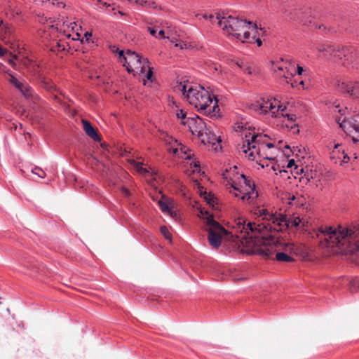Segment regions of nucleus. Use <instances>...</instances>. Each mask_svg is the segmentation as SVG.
Segmentation results:
<instances>
[{
    "instance_id": "nucleus-1",
    "label": "nucleus",
    "mask_w": 359,
    "mask_h": 359,
    "mask_svg": "<svg viewBox=\"0 0 359 359\" xmlns=\"http://www.w3.org/2000/svg\"><path fill=\"white\" fill-rule=\"evenodd\" d=\"M251 212L255 221L246 223V219L239 216L234 219L233 228L235 236L231 235L213 215L203 208L199 209L198 216L204 221L205 231L208 232L209 244L217 249L222 239L231 238L235 246L243 253L256 254L266 258H272L276 252V246L269 243V222L274 223L272 211L264 206L254 207Z\"/></svg>"
},
{
    "instance_id": "nucleus-2",
    "label": "nucleus",
    "mask_w": 359,
    "mask_h": 359,
    "mask_svg": "<svg viewBox=\"0 0 359 359\" xmlns=\"http://www.w3.org/2000/svg\"><path fill=\"white\" fill-rule=\"evenodd\" d=\"M316 237L323 248L338 247L344 251L359 250V226L348 229L339 226L338 229L332 226H320Z\"/></svg>"
},
{
    "instance_id": "nucleus-3",
    "label": "nucleus",
    "mask_w": 359,
    "mask_h": 359,
    "mask_svg": "<svg viewBox=\"0 0 359 359\" xmlns=\"http://www.w3.org/2000/svg\"><path fill=\"white\" fill-rule=\"evenodd\" d=\"M177 88L187 98L188 102L198 111L210 117H219L220 109L218 100L212 99L210 93L201 86L180 83Z\"/></svg>"
},
{
    "instance_id": "nucleus-4",
    "label": "nucleus",
    "mask_w": 359,
    "mask_h": 359,
    "mask_svg": "<svg viewBox=\"0 0 359 359\" xmlns=\"http://www.w3.org/2000/svg\"><path fill=\"white\" fill-rule=\"evenodd\" d=\"M217 20H218V25L222 27L226 34L232 36L243 43L250 39L249 29L256 30L257 29L256 24L252 26L250 21L241 20L231 15L222 17L218 15Z\"/></svg>"
},
{
    "instance_id": "nucleus-5",
    "label": "nucleus",
    "mask_w": 359,
    "mask_h": 359,
    "mask_svg": "<svg viewBox=\"0 0 359 359\" xmlns=\"http://www.w3.org/2000/svg\"><path fill=\"white\" fill-rule=\"evenodd\" d=\"M182 123L187 126L192 135L197 136L203 144H212L215 150L217 149L221 140L214 133L210 121L208 123L198 116H196L188 117Z\"/></svg>"
},
{
    "instance_id": "nucleus-6",
    "label": "nucleus",
    "mask_w": 359,
    "mask_h": 359,
    "mask_svg": "<svg viewBox=\"0 0 359 359\" xmlns=\"http://www.w3.org/2000/svg\"><path fill=\"white\" fill-rule=\"evenodd\" d=\"M322 56L327 59L341 60L348 63L353 64V67H358L359 62V48L356 46L343 47L339 45L332 46L329 44H320L316 47Z\"/></svg>"
},
{
    "instance_id": "nucleus-7",
    "label": "nucleus",
    "mask_w": 359,
    "mask_h": 359,
    "mask_svg": "<svg viewBox=\"0 0 359 359\" xmlns=\"http://www.w3.org/2000/svg\"><path fill=\"white\" fill-rule=\"evenodd\" d=\"M272 215L276 219H274V223L269 222V243H271L276 247V243L278 242V239L276 235L278 232L283 231L290 227H297L300 224L303 226H305V222L299 217H292L287 219L285 215L277 213L276 212H272Z\"/></svg>"
},
{
    "instance_id": "nucleus-8",
    "label": "nucleus",
    "mask_w": 359,
    "mask_h": 359,
    "mask_svg": "<svg viewBox=\"0 0 359 359\" xmlns=\"http://www.w3.org/2000/svg\"><path fill=\"white\" fill-rule=\"evenodd\" d=\"M118 55L120 61L126 67L128 72L135 74H144L147 68H148L149 61L147 58L140 57L135 52L127 50H119Z\"/></svg>"
},
{
    "instance_id": "nucleus-9",
    "label": "nucleus",
    "mask_w": 359,
    "mask_h": 359,
    "mask_svg": "<svg viewBox=\"0 0 359 359\" xmlns=\"http://www.w3.org/2000/svg\"><path fill=\"white\" fill-rule=\"evenodd\" d=\"M340 128L348 135L352 137L354 142H359V113L353 117L344 118L341 121V119L337 118Z\"/></svg>"
},
{
    "instance_id": "nucleus-10",
    "label": "nucleus",
    "mask_w": 359,
    "mask_h": 359,
    "mask_svg": "<svg viewBox=\"0 0 359 359\" xmlns=\"http://www.w3.org/2000/svg\"><path fill=\"white\" fill-rule=\"evenodd\" d=\"M264 136L262 135L256 134L253 132V134L251 136V139H246L243 140V151L245 154H248V151H250L248 154V158L250 160L253 161L255 158V153L259 154V149L257 148V144L261 142H263V138Z\"/></svg>"
},
{
    "instance_id": "nucleus-11",
    "label": "nucleus",
    "mask_w": 359,
    "mask_h": 359,
    "mask_svg": "<svg viewBox=\"0 0 359 359\" xmlns=\"http://www.w3.org/2000/svg\"><path fill=\"white\" fill-rule=\"evenodd\" d=\"M276 105L269 100L265 101H255L251 104L250 109L262 114H266L269 111L271 113L272 116H276V112L273 109Z\"/></svg>"
},
{
    "instance_id": "nucleus-12",
    "label": "nucleus",
    "mask_w": 359,
    "mask_h": 359,
    "mask_svg": "<svg viewBox=\"0 0 359 359\" xmlns=\"http://www.w3.org/2000/svg\"><path fill=\"white\" fill-rule=\"evenodd\" d=\"M311 9L306 10H294L290 11L287 15L292 20L298 21L303 25H307L311 22Z\"/></svg>"
},
{
    "instance_id": "nucleus-13",
    "label": "nucleus",
    "mask_w": 359,
    "mask_h": 359,
    "mask_svg": "<svg viewBox=\"0 0 359 359\" xmlns=\"http://www.w3.org/2000/svg\"><path fill=\"white\" fill-rule=\"evenodd\" d=\"M339 88L342 93H346L351 96L359 98V81L345 82L339 84Z\"/></svg>"
},
{
    "instance_id": "nucleus-14",
    "label": "nucleus",
    "mask_w": 359,
    "mask_h": 359,
    "mask_svg": "<svg viewBox=\"0 0 359 359\" xmlns=\"http://www.w3.org/2000/svg\"><path fill=\"white\" fill-rule=\"evenodd\" d=\"M254 130L255 128H253L252 130L248 123H238L235 126V130L236 132L241 133V136L244 137V140L246 139H251V136L253 134V132H255Z\"/></svg>"
},
{
    "instance_id": "nucleus-15",
    "label": "nucleus",
    "mask_w": 359,
    "mask_h": 359,
    "mask_svg": "<svg viewBox=\"0 0 359 359\" xmlns=\"http://www.w3.org/2000/svg\"><path fill=\"white\" fill-rule=\"evenodd\" d=\"M82 123L83 130L90 138L97 142L101 140V137L97 133V130L93 128L88 121L83 119Z\"/></svg>"
},
{
    "instance_id": "nucleus-16",
    "label": "nucleus",
    "mask_w": 359,
    "mask_h": 359,
    "mask_svg": "<svg viewBox=\"0 0 359 359\" xmlns=\"http://www.w3.org/2000/svg\"><path fill=\"white\" fill-rule=\"evenodd\" d=\"M13 32L14 29L13 26L8 22H5L0 27V39L4 41L9 39L10 37L13 35Z\"/></svg>"
},
{
    "instance_id": "nucleus-17",
    "label": "nucleus",
    "mask_w": 359,
    "mask_h": 359,
    "mask_svg": "<svg viewBox=\"0 0 359 359\" xmlns=\"http://www.w3.org/2000/svg\"><path fill=\"white\" fill-rule=\"evenodd\" d=\"M16 88L20 91V93L25 97H29L32 96L33 92L32 88L27 83L20 82L19 83V87H16Z\"/></svg>"
},
{
    "instance_id": "nucleus-18",
    "label": "nucleus",
    "mask_w": 359,
    "mask_h": 359,
    "mask_svg": "<svg viewBox=\"0 0 359 359\" xmlns=\"http://www.w3.org/2000/svg\"><path fill=\"white\" fill-rule=\"evenodd\" d=\"M243 195L241 196V200L252 203V201L258 196V193L256 191H250L249 190L243 191Z\"/></svg>"
},
{
    "instance_id": "nucleus-19",
    "label": "nucleus",
    "mask_w": 359,
    "mask_h": 359,
    "mask_svg": "<svg viewBox=\"0 0 359 359\" xmlns=\"http://www.w3.org/2000/svg\"><path fill=\"white\" fill-rule=\"evenodd\" d=\"M241 178L243 180L244 187H243V191L249 190L250 191H255V186L251 180L248 179L245 175H241Z\"/></svg>"
},
{
    "instance_id": "nucleus-20",
    "label": "nucleus",
    "mask_w": 359,
    "mask_h": 359,
    "mask_svg": "<svg viewBox=\"0 0 359 359\" xmlns=\"http://www.w3.org/2000/svg\"><path fill=\"white\" fill-rule=\"evenodd\" d=\"M140 6L145 8L161 9V7L158 6L155 1L151 0H141Z\"/></svg>"
},
{
    "instance_id": "nucleus-21",
    "label": "nucleus",
    "mask_w": 359,
    "mask_h": 359,
    "mask_svg": "<svg viewBox=\"0 0 359 359\" xmlns=\"http://www.w3.org/2000/svg\"><path fill=\"white\" fill-rule=\"evenodd\" d=\"M275 259L278 262H292L294 259L285 252H277Z\"/></svg>"
},
{
    "instance_id": "nucleus-22",
    "label": "nucleus",
    "mask_w": 359,
    "mask_h": 359,
    "mask_svg": "<svg viewBox=\"0 0 359 359\" xmlns=\"http://www.w3.org/2000/svg\"><path fill=\"white\" fill-rule=\"evenodd\" d=\"M349 291L352 293L359 292V280H353L350 282Z\"/></svg>"
},
{
    "instance_id": "nucleus-23",
    "label": "nucleus",
    "mask_w": 359,
    "mask_h": 359,
    "mask_svg": "<svg viewBox=\"0 0 359 359\" xmlns=\"http://www.w3.org/2000/svg\"><path fill=\"white\" fill-rule=\"evenodd\" d=\"M205 194V201H207V203L210 205L212 206L213 208H215V205L216 204V198L214 197V196L211 195V194H208L207 195L206 192L205 191L204 192Z\"/></svg>"
},
{
    "instance_id": "nucleus-24",
    "label": "nucleus",
    "mask_w": 359,
    "mask_h": 359,
    "mask_svg": "<svg viewBox=\"0 0 359 359\" xmlns=\"http://www.w3.org/2000/svg\"><path fill=\"white\" fill-rule=\"evenodd\" d=\"M294 71H293V69H291L290 65L288 67H285V73L283 74V77L287 80L290 79V77L294 76Z\"/></svg>"
},
{
    "instance_id": "nucleus-25",
    "label": "nucleus",
    "mask_w": 359,
    "mask_h": 359,
    "mask_svg": "<svg viewBox=\"0 0 359 359\" xmlns=\"http://www.w3.org/2000/svg\"><path fill=\"white\" fill-rule=\"evenodd\" d=\"M160 231L165 239L168 240L169 241H171L172 235L166 226H161Z\"/></svg>"
},
{
    "instance_id": "nucleus-26",
    "label": "nucleus",
    "mask_w": 359,
    "mask_h": 359,
    "mask_svg": "<svg viewBox=\"0 0 359 359\" xmlns=\"http://www.w3.org/2000/svg\"><path fill=\"white\" fill-rule=\"evenodd\" d=\"M287 107L283 104H278L277 107L276 106V108L273 109V111L276 112V114L277 115L276 117H278L279 116H282V114L285 111H286Z\"/></svg>"
},
{
    "instance_id": "nucleus-27",
    "label": "nucleus",
    "mask_w": 359,
    "mask_h": 359,
    "mask_svg": "<svg viewBox=\"0 0 359 359\" xmlns=\"http://www.w3.org/2000/svg\"><path fill=\"white\" fill-rule=\"evenodd\" d=\"M272 67L271 70L273 71L275 73H278V72H283L284 71V67L280 65V62H271Z\"/></svg>"
},
{
    "instance_id": "nucleus-28",
    "label": "nucleus",
    "mask_w": 359,
    "mask_h": 359,
    "mask_svg": "<svg viewBox=\"0 0 359 359\" xmlns=\"http://www.w3.org/2000/svg\"><path fill=\"white\" fill-rule=\"evenodd\" d=\"M32 172L41 178H44L46 175L45 172L39 167H35L34 168H33L32 170Z\"/></svg>"
},
{
    "instance_id": "nucleus-29",
    "label": "nucleus",
    "mask_w": 359,
    "mask_h": 359,
    "mask_svg": "<svg viewBox=\"0 0 359 359\" xmlns=\"http://www.w3.org/2000/svg\"><path fill=\"white\" fill-rule=\"evenodd\" d=\"M158 204H159L161 210L163 212H167L170 209L169 205L165 202H164V201H160L158 202Z\"/></svg>"
},
{
    "instance_id": "nucleus-30",
    "label": "nucleus",
    "mask_w": 359,
    "mask_h": 359,
    "mask_svg": "<svg viewBox=\"0 0 359 359\" xmlns=\"http://www.w3.org/2000/svg\"><path fill=\"white\" fill-rule=\"evenodd\" d=\"M136 169L137 172L140 173H147L149 172L146 168L143 167V164L142 163H137Z\"/></svg>"
},
{
    "instance_id": "nucleus-31",
    "label": "nucleus",
    "mask_w": 359,
    "mask_h": 359,
    "mask_svg": "<svg viewBox=\"0 0 359 359\" xmlns=\"http://www.w3.org/2000/svg\"><path fill=\"white\" fill-rule=\"evenodd\" d=\"M339 147V145L338 144H336L334 146V148L333 149V151H332V154H331V156L330 158L332 159V160H334L335 158H336V155L338 154H340V150L338 149Z\"/></svg>"
},
{
    "instance_id": "nucleus-32",
    "label": "nucleus",
    "mask_w": 359,
    "mask_h": 359,
    "mask_svg": "<svg viewBox=\"0 0 359 359\" xmlns=\"http://www.w3.org/2000/svg\"><path fill=\"white\" fill-rule=\"evenodd\" d=\"M290 66H291V69H293V71H294V72H295L294 75L295 74L301 75L302 74L304 69L299 65H297V69H295V67L294 65H290Z\"/></svg>"
},
{
    "instance_id": "nucleus-33",
    "label": "nucleus",
    "mask_w": 359,
    "mask_h": 359,
    "mask_svg": "<svg viewBox=\"0 0 359 359\" xmlns=\"http://www.w3.org/2000/svg\"><path fill=\"white\" fill-rule=\"evenodd\" d=\"M9 82L13 84L15 88L19 87V83L20 81H19L15 77L11 75V79H9Z\"/></svg>"
},
{
    "instance_id": "nucleus-34",
    "label": "nucleus",
    "mask_w": 359,
    "mask_h": 359,
    "mask_svg": "<svg viewBox=\"0 0 359 359\" xmlns=\"http://www.w3.org/2000/svg\"><path fill=\"white\" fill-rule=\"evenodd\" d=\"M191 167H194L195 170L194 171L200 172V163L198 161H194L191 163Z\"/></svg>"
},
{
    "instance_id": "nucleus-35",
    "label": "nucleus",
    "mask_w": 359,
    "mask_h": 359,
    "mask_svg": "<svg viewBox=\"0 0 359 359\" xmlns=\"http://www.w3.org/2000/svg\"><path fill=\"white\" fill-rule=\"evenodd\" d=\"M147 72V75H146V77L148 80H150L151 81V78L153 76V72H152V69L151 68L149 67V65H148V68H147L146 69V72Z\"/></svg>"
},
{
    "instance_id": "nucleus-36",
    "label": "nucleus",
    "mask_w": 359,
    "mask_h": 359,
    "mask_svg": "<svg viewBox=\"0 0 359 359\" xmlns=\"http://www.w3.org/2000/svg\"><path fill=\"white\" fill-rule=\"evenodd\" d=\"M282 116L287 117V120L291 122H293L296 120V116L294 114H282Z\"/></svg>"
},
{
    "instance_id": "nucleus-37",
    "label": "nucleus",
    "mask_w": 359,
    "mask_h": 359,
    "mask_svg": "<svg viewBox=\"0 0 359 359\" xmlns=\"http://www.w3.org/2000/svg\"><path fill=\"white\" fill-rule=\"evenodd\" d=\"M177 116L178 118H181L182 119V122L184 121H186V119L187 118L186 117V114L185 112H184L183 110H180L179 112L177 113Z\"/></svg>"
},
{
    "instance_id": "nucleus-38",
    "label": "nucleus",
    "mask_w": 359,
    "mask_h": 359,
    "mask_svg": "<svg viewBox=\"0 0 359 359\" xmlns=\"http://www.w3.org/2000/svg\"><path fill=\"white\" fill-rule=\"evenodd\" d=\"M305 201V199L302 196H298L297 198V201L295 202L296 205H302Z\"/></svg>"
},
{
    "instance_id": "nucleus-39",
    "label": "nucleus",
    "mask_w": 359,
    "mask_h": 359,
    "mask_svg": "<svg viewBox=\"0 0 359 359\" xmlns=\"http://www.w3.org/2000/svg\"><path fill=\"white\" fill-rule=\"evenodd\" d=\"M297 196L294 195H289L288 201L289 203L291 205H295V202L297 201Z\"/></svg>"
},
{
    "instance_id": "nucleus-40",
    "label": "nucleus",
    "mask_w": 359,
    "mask_h": 359,
    "mask_svg": "<svg viewBox=\"0 0 359 359\" xmlns=\"http://www.w3.org/2000/svg\"><path fill=\"white\" fill-rule=\"evenodd\" d=\"M240 67L241 68H243L242 66L240 65ZM243 70H244V72L248 74H252V73H253V69L251 67H250V66H247L245 67H243Z\"/></svg>"
},
{
    "instance_id": "nucleus-41",
    "label": "nucleus",
    "mask_w": 359,
    "mask_h": 359,
    "mask_svg": "<svg viewBox=\"0 0 359 359\" xmlns=\"http://www.w3.org/2000/svg\"><path fill=\"white\" fill-rule=\"evenodd\" d=\"M341 156H342V157H343V159H342L343 163H347L349 161L350 157L346 154L344 153V151H341Z\"/></svg>"
},
{
    "instance_id": "nucleus-42",
    "label": "nucleus",
    "mask_w": 359,
    "mask_h": 359,
    "mask_svg": "<svg viewBox=\"0 0 359 359\" xmlns=\"http://www.w3.org/2000/svg\"><path fill=\"white\" fill-rule=\"evenodd\" d=\"M175 46L180 47L181 49L187 48V43L184 42V41H181L180 43H175Z\"/></svg>"
},
{
    "instance_id": "nucleus-43",
    "label": "nucleus",
    "mask_w": 359,
    "mask_h": 359,
    "mask_svg": "<svg viewBox=\"0 0 359 359\" xmlns=\"http://www.w3.org/2000/svg\"><path fill=\"white\" fill-rule=\"evenodd\" d=\"M148 30L152 36H155L156 38H158V36L156 35V29L155 28L148 27Z\"/></svg>"
},
{
    "instance_id": "nucleus-44",
    "label": "nucleus",
    "mask_w": 359,
    "mask_h": 359,
    "mask_svg": "<svg viewBox=\"0 0 359 359\" xmlns=\"http://www.w3.org/2000/svg\"><path fill=\"white\" fill-rule=\"evenodd\" d=\"M167 213H168L172 218H175L177 216V212L173 210L172 208H170Z\"/></svg>"
},
{
    "instance_id": "nucleus-45",
    "label": "nucleus",
    "mask_w": 359,
    "mask_h": 359,
    "mask_svg": "<svg viewBox=\"0 0 359 359\" xmlns=\"http://www.w3.org/2000/svg\"><path fill=\"white\" fill-rule=\"evenodd\" d=\"M184 153L185 155H187V156L185 157L186 159H191V150H185L184 151Z\"/></svg>"
},
{
    "instance_id": "nucleus-46",
    "label": "nucleus",
    "mask_w": 359,
    "mask_h": 359,
    "mask_svg": "<svg viewBox=\"0 0 359 359\" xmlns=\"http://www.w3.org/2000/svg\"><path fill=\"white\" fill-rule=\"evenodd\" d=\"M295 161L294 159H291L287 164V168H292L293 165H294Z\"/></svg>"
},
{
    "instance_id": "nucleus-47",
    "label": "nucleus",
    "mask_w": 359,
    "mask_h": 359,
    "mask_svg": "<svg viewBox=\"0 0 359 359\" xmlns=\"http://www.w3.org/2000/svg\"><path fill=\"white\" fill-rule=\"evenodd\" d=\"M6 53V49H4V48L0 46V56H4Z\"/></svg>"
},
{
    "instance_id": "nucleus-48",
    "label": "nucleus",
    "mask_w": 359,
    "mask_h": 359,
    "mask_svg": "<svg viewBox=\"0 0 359 359\" xmlns=\"http://www.w3.org/2000/svg\"><path fill=\"white\" fill-rule=\"evenodd\" d=\"M92 36L91 33L90 32H86L84 34V37L86 38V41H88L90 37Z\"/></svg>"
},
{
    "instance_id": "nucleus-49",
    "label": "nucleus",
    "mask_w": 359,
    "mask_h": 359,
    "mask_svg": "<svg viewBox=\"0 0 359 359\" xmlns=\"http://www.w3.org/2000/svg\"><path fill=\"white\" fill-rule=\"evenodd\" d=\"M128 1L131 4H135L137 5H140V2L141 1V0H128Z\"/></svg>"
},
{
    "instance_id": "nucleus-50",
    "label": "nucleus",
    "mask_w": 359,
    "mask_h": 359,
    "mask_svg": "<svg viewBox=\"0 0 359 359\" xmlns=\"http://www.w3.org/2000/svg\"><path fill=\"white\" fill-rule=\"evenodd\" d=\"M163 35H164V31L161 29V30H160V31L158 32V35H157V36H158V37H159V36H163Z\"/></svg>"
},
{
    "instance_id": "nucleus-51",
    "label": "nucleus",
    "mask_w": 359,
    "mask_h": 359,
    "mask_svg": "<svg viewBox=\"0 0 359 359\" xmlns=\"http://www.w3.org/2000/svg\"><path fill=\"white\" fill-rule=\"evenodd\" d=\"M285 69V67H284V69ZM285 73V70L283 72H278V73H276L277 74V76H280V77H283V74Z\"/></svg>"
},
{
    "instance_id": "nucleus-52",
    "label": "nucleus",
    "mask_w": 359,
    "mask_h": 359,
    "mask_svg": "<svg viewBox=\"0 0 359 359\" xmlns=\"http://www.w3.org/2000/svg\"><path fill=\"white\" fill-rule=\"evenodd\" d=\"M256 42H257L258 46H262V41L259 38L256 39Z\"/></svg>"
},
{
    "instance_id": "nucleus-53",
    "label": "nucleus",
    "mask_w": 359,
    "mask_h": 359,
    "mask_svg": "<svg viewBox=\"0 0 359 359\" xmlns=\"http://www.w3.org/2000/svg\"><path fill=\"white\" fill-rule=\"evenodd\" d=\"M231 187L233 188L234 190H238L241 192V191H240V189L235 184H232Z\"/></svg>"
},
{
    "instance_id": "nucleus-54",
    "label": "nucleus",
    "mask_w": 359,
    "mask_h": 359,
    "mask_svg": "<svg viewBox=\"0 0 359 359\" xmlns=\"http://www.w3.org/2000/svg\"><path fill=\"white\" fill-rule=\"evenodd\" d=\"M266 146L269 147V148H271V147H273V144L272 143H268L266 144Z\"/></svg>"
},
{
    "instance_id": "nucleus-55",
    "label": "nucleus",
    "mask_w": 359,
    "mask_h": 359,
    "mask_svg": "<svg viewBox=\"0 0 359 359\" xmlns=\"http://www.w3.org/2000/svg\"><path fill=\"white\" fill-rule=\"evenodd\" d=\"M9 63H10L11 65H13H13H15V62H14L13 60H9Z\"/></svg>"
},
{
    "instance_id": "nucleus-56",
    "label": "nucleus",
    "mask_w": 359,
    "mask_h": 359,
    "mask_svg": "<svg viewBox=\"0 0 359 359\" xmlns=\"http://www.w3.org/2000/svg\"><path fill=\"white\" fill-rule=\"evenodd\" d=\"M123 191L126 194L128 195V191L126 189H123Z\"/></svg>"
},
{
    "instance_id": "nucleus-57",
    "label": "nucleus",
    "mask_w": 359,
    "mask_h": 359,
    "mask_svg": "<svg viewBox=\"0 0 359 359\" xmlns=\"http://www.w3.org/2000/svg\"><path fill=\"white\" fill-rule=\"evenodd\" d=\"M5 22H3V20H0V27L4 24Z\"/></svg>"
},
{
    "instance_id": "nucleus-58",
    "label": "nucleus",
    "mask_w": 359,
    "mask_h": 359,
    "mask_svg": "<svg viewBox=\"0 0 359 359\" xmlns=\"http://www.w3.org/2000/svg\"><path fill=\"white\" fill-rule=\"evenodd\" d=\"M215 71H217V72H218V71H219L218 67H215Z\"/></svg>"
},
{
    "instance_id": "nucleus-59",
    "label": "nucleus",
    "mask_w": 359,
    "mask_h": 359,
    "mask_svg": "<svg viewBox=\"0 0 359 359\" xmlns=\"http://www.w3.org/2000/svg\"><path fill=\"white\" fill-rule=\"evenodd\" d=\"M118 13L121 15H124L123 13H122L121 11H118Z\"/></svg>"
},
{
    "instance_id": "nucleus-60",
    "label": "nucleus",
    "mask_w": 359,
    "mask_h": 359,
    "mask_svg": "<svg viewBox=\"0 0 359 359\" xmlns=\"http://www.w3.org/2000/svg\"><path fill=\"white\" fill-rule=\"evenodd\" d=\"M303 171H304L303 168H301V169H300V172H303Z\"/></svg>"
},
{
    "instance_id": "nucleus-61",
    "label": "nucleus",
    "mask_w": 359,
    "mask_h": 359,
    "mask_svg": "<svg viewBox=\"0 0 359 359\" xmlns=\"http://www.w3.org/2000/svg\"><path fill=\"white\" fill-rule=\"evenodd\" d=\"M104 6H109V5H107V3H104Z\"/></svg>"
},
{
    "instance_id": "nucleus-62",
    "label": "nucleus",
    "mask_w": 359,
    "mask_h": 359,
    "mask_svg": "<svg viewBox=\"0 0 359 359\" xmlns=\"http://www.w3.org/2000/svg\"><path fill=\"white\" fill-rule=\"evenodd\" d=\"M300 84L303 85L304 84V81H301Z\"/></svg>"
},
{
    "instance_id": "nucleus-63",
    "label": "nucleus",
    "mask_w": 359,
    "mask_h": 359,
    "mask_svg": "<svg viewBox=\"0 0 359 359\" xmlns=\"http://www.w3.org/2000/svg\"><path fill=\"white\" fill-rule=\"evenodd\" d=\"M337 158L340 159V158H341V156H337Z\"/></svg>"
}]
</instances>
